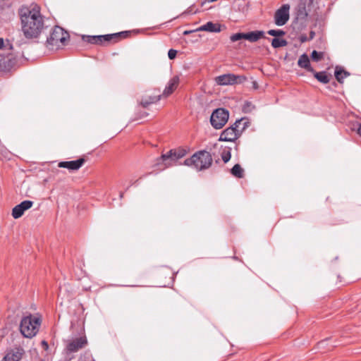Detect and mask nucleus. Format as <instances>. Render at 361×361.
<instances>
[{"label":"nucleus","instance_id":"1","mask_svg":"<svg viewBox=\"0 0 361 361\" xmlns=\"http://www.w3.org/2000/svg\"><path fill=\"white\" fill-rule=\"evenodd\" d=\"M22 30L27 39L36 38L44 27L42 16L37 5L23 8L20 11Z\"/></svg>","mask_w":361,"mask_h":361},{"label":"nucleus","instance_id":"2","mask_svg":"<svg viewBox=\"0 0 361 361\" xmlns=\"http://www.w3.org/2000/svg\"><path fill=\"white\" fill-rule=\"evenodd\" d=\"M212 163V157L207 151H200L195 153L191 157L184 161V164L192 166L197 171H202L209 168Z\"/></svg>","mask_w":361,"mask_h":361},{"label":"nucleus","instance_id":"3","mask_svg":"<svg viewBox=\"0 0 361 361\" xmlns=\"http://www.w3.org/2000/svg\"><path fill=\"white\" fill-rule=\"evenodd\" d=\"M245 118L237 120L233 125L225 129L221 134L219 140L234 142L240 135L241 133L247 127Z\"/></svg>","mask_w":361,"mask_h":361},{"label":"nucleus","instance_id":"4","mask_svg":"<svg viewBox=\"0 0 361 361\" xmlns=\"http://www.w3.org/2000/svg\"><path fill=\"white\" fill-rule=\"evenodd\" d=\"M40 324L41 321L39 317L32 315L24 317L20 324V333L24 337L31 338L37 334Z\"/></svg>","mask_w":361,"mask_h":361},{"label":"nucleus","instance_id":"5","mask_svg":"<svg viewBox=\"0 0 361 361\" xmlns=\"http://www.w3.org/2000/svg\"><path fill=\"white\" fill-rule=\"evenodd\" d=\"M69 37V35L62 27L55 26L47 39L48 46H51V49L54 47L59 48L64 45L65 41Z\"/></svg>","mask_w":361,"mask_h":361},{"label":"nucleus","instance_id":"6","mask_svg":"<svg viewBox=\"0 0 361 361\" xmlns=\"http://www.w3.org/2000/svg\"><path fill=\"white\" fill-rule=\"evenodd\" d=\"M228 117V111L224 108L216 109L212 112L211 115V125L215 129H220L227 123Z\"/></svg>","mask_w":361,"mask_h":361},{"label":"nucleus","instance_id":"7","mask_svg":"<svg viewBox=\"0 0 361 361\" xmlns=\"http://www.w3.org/2000/svg\"><path fill=\"white\" fill-rule=\"evenodd\" d=\"M185 150H170L167 153L162 154L160 160L163 162L164 167H170L176 164L178 159H181L185 155Z\"/></svg>","mask_w":361,"mask_h":361},{"label":"nucleus","instance_id":"8","mask_svg":"<svg viewBox=\"0 0 361 361\" xmlns=\"http://www.w3.org/2000/svg\"><path fill=\"white\" fill-rule=\"evenodd\" d=\"M246 80L243 75H236L234 74H224L215 78L216 82L219 85H231L238 83H242Z\"/></svg>","mask_w":361,"mask_h":361},{"label":"nucleus","instance_id":"9","mask_svg":"<svg viewBox=\"0 0 361 361\" xmlns=\"http://www.w3.org/2000/svg\"><path fill=\"white\" fill-rule=\"evenodd\" d=\"M87 344V340L85 336H81L71 341H68L66 345L65 350L66 353H76L80 349L85 348Z\"/></svg>","mask_w":361,"mask_h":361},{"label":"nucleus","instance_id":"10","mask_svg":"<svg viewBox=\"0 0 361 361\" xmlns=\"http://www.w3.org/2000/svg\"><path fill=\"white\" fill-rule=\"evenodd\" d=\"M123 32L111 34V35H95V36H90V35H83L82 39L85 42H87L90 44H102L104 42H109L114 38H117L118 36Z\"/></svg>","mask_w":361,"mask_h":361},{"label":"nucleus","instance_id":"11","mask_svg":"<svg viewBox=\"0 0 361 361\" xmlns=\"http://www.w3.org/2000/svg\"><path fill=\"white\" fill-rule=\"evenodd\" d=\"M290 6L283 4L274 14V23L278 26L284 25L289 20Z\"/></svg>","mask_w":361,"mask_h":361},{"label":"nucleus","instance_id":"12","mask_svg":"<svg viewBox=\"0 0 361 361\" xmlns=\"http://www.w3.org/2000/svg\"><path fill=\"white\" fill-rule=\"evenodd\" d=\"M16 63V59L12 55L0 54V73L5 74L11 71Z\"/></svg>","mask_w":361,"mask_h":361},{"label":"nucleus","instance_id":"13","mask_svg":"<svg viewBox=\"0 0 361 361\" xmlns=\"http://www.w3.org/2000/svg\"><path fill=\"white\" fill-rule=\"evenodd\" d=\"M34 202L31 200H24L19 204L14 207L12 209V216L14 219H18L21 217L24 212L31 208Z\"/></svg>","mask_w":361,"mask_h":361},{"label":"nucleus","instance_id":"14","mask_svg":"<svg viewBox=\"0 0 361 361\" xmlns=\"http://www.w3.org/2000/svg\"><path fill=\"white\" fill-rule=\"evenodd\" d=\"M85 161V159L80 158L74 161H61L59 163L58 166L60 168H66L71 171H76L83 165Z\"/></svg>","mask_w":361,"mask_h":361},{"label":"nucleus","instance_id":"15","mask_svg":"<svg viewBox=\"0 0 361 361\" xmlns=\"http://www.w3.org/2000/svg\"><path fill=\"white\" fill-rule=\"evenodd\" d=\"M25 351L22 348H16L8 351L2 361H20Z\"/></svg>","mask_w":361,"mask_h":361},{"label":"nucleus","instance_id":"16","mask_svg":"<svg viewBox=\"0 0 361 361\" xmlns=\"http://www.w3.org/2000/svg\"><path fill=\"white\" fill-rule=\"evenodd\" d=\"M179 83V78L176 75L173 77L169 82L168 85L166 86L165 89L163 92L164 97L169 96L178 87Z\"/></svg>","mask_w":361,"mask_h":361},{"label":"nucleus","instance_id":"17","mask_svg":"<svg viewBox=\"0 0 361 361\" xmlns=\"http://www.w3.org/2000/svg\"><path fill=\"white\" fill-rule=\"evenodd\" d=\"M221 30V25L212 22H207L206 24L200 26L196 30V31H207L210 32H219Z\"/></svg>","mask_w":361,"mask_h":361},{"label":"nucleus","instance_id":"18","mask_svg":"<svg viewBox=\"0 0 361 361\" xmlns=\"http://www.w3.org/2000/svg\"><path fill=\"white\" fill-rule=\"evenodd\" d=\"M298 65L309 72L314 73V70L310 65V59L306 54H303L299 57Z\"/></svg>","mask_w":361,"mask_h":361},{"label":"nucleus","instance_id":"19","mask_svg":"<svg viewBox=\"0 0 361 361\" xmlns=\"http://www.w3.org/2000/svg\"><path fill=\"white\" fill-rule=\"evenodd\" d=\"M262 37H264V32L262 30H255L245 33V39L250 42H255Z\"/></svg>","mask_w":361,"mask_h":361},{"label":"nucleus","instance_id":"20","mask_svg":"<svg viewBox=\"0 0 361 361\" xmlns=\"http://www.w3.org/2000/svg\"><path fill=\"white\" fill-rule=\"evenodd\" d=\"M161 99V95L150 96L149 97L142 98L140 104L144 107H147L149 104L158 102Z\"/></svg>","mask_w":361,"mask_h":361},{"label":"nucleus","instance_id":"21","mask_svg":"<svg viewBox=\"0 0 361 361\" xmlns=\"http://www.w3.org/2000/svg\"><path fill=\"white\" fill-rule=\"evenodd\" d=\"M314 73V76L320 82H322L323 84H327L330 80L329 75L324 71H321V72H315L314 71V73Z\"/></svg>","mask_w":361,"mask_h":361},{"label":"nucleus","instance_id":"22","mask_svg":"<svg viewBox=\"0 0 361 361\" xmlns=\"http://www.w3.org/2000/svg\"><path fill=\"white\" fill-rule=\"evenodd\" d=\"M348 75H349V73L343 70L341 68L338 66L336 68L335 77L339 82H343V79L346 78Z\"/></svg>","mask_w":361,"mask_h":361},{"label":"nucleus","instance_id":"23","mask_svg":"<svg viewBox=\"0 0 361 361\" xmlns=\"http://www.w3.org/2000/svg\"><path fill=\"white\" fill-rule=\"evenodd\" d=\"M243 169L240 164H236L231 170V174L237 178H242L243 176Z\"/></svg>","mask_w":361,"mask_h":361},{"label":"nucleus","instance_id":"24","mask_svg":"<svg viewBox=\"0 0 361 361\" xmlns=\"http://www.w3.org/2000/svg\"><path fill=\"white\" fill-rule=\"evenodd\" d=\"M288 44L287 41L284 39L274 38L271 40V46L274 48H279L286 46Z\"/></svg>","mask_w":361,"mask_h":361},{"label":"nucleus","instance_id":"25","mask_svg":"<svg viewBox=\"0 0 361 361\" xmlns=\"http://www.w3.org/2000/svg\"><path fill=\"white\" fill-rule=\"evenodd\" d=\"M221 159L224 161V163H227L231 157V149L230 148H225L223 149L221 154Z\"/></svg>","mask_w":361,"mask_h":361},{"label":"nucleus","instance_id":"26","mask_svg":"<svg viewBox=\"0 0 361 361\" xmlns=\"http://www.w3.org/2000/svg\"><path fill=\"white\" fill-rule=\"evenodd\" d=\"M243 39H245V33L238 32L233 34L230 37V39L233 42Z\"/></svg>","mask_w":361,"mask_h":361},{"label":"nucleus","instance_id":"27","mask_svg":"<svg viewBox=\"0 0 361 361\" xmlns=\"http://www.w3.org/2000/svg\"><path fill=\"white\" fill-rule=\"evenodd\" d=\"M324 54L314 50L311 54V58L313 61L318 62L323 58Z\"/></svg>","mask_w":361,"mask_h":361},{"label":"nucleus","instance_id":"28","mask_svg":"<svg viewBox=\"0 0 361 361\" xmlns=\"http://www.w3.org/2000/svg\"><path fill=\"white\" fill-rule=\"evenodd\" d=\"M267 33L274 37H281L285 35V32L281 30H269Z\"/></svg>","mask_w":361,"mask_h":361},{"label":"nucleus","instance_id":"29","mask_svg":"<svg viewBox=\"0 0 361 361\" xmlns=\"http://www.w3.org/2000/svg\"><path fill=\"white\" fill-rule=\"evenodd\" d=\"M254 108V106H252V104H251V102H245L243 107V109L245 112L247 113V112H250L251 111V110Z\"/></svg>","mask_w":361,"mask_h":361},{"label":"nucleus","instance_id":"30","mask_svg":"<svg viewBox=\"0 0 361 361\" xmlns=\"http://www.w3.org/2000/svg\"><path fill=\"white\" fill-rule=\"evenodd\" d=\"M177 54V51L173 49H169L168 52V56L170 59H173L176 58Z\"/></svg>","mask_w":361,"mask_h":361},{"label":"nucleus","instance_id":"31","mask_svg":"<svg viewBox=\"0 0 361 361\" xmlns=\"http://www.w3.org/2000/svg\"><path fill=\"white\" fill-rule=\"evenodd\" d=\"M301 18H305L307 16V13L305 11V6L302 7V11L300 10V13L298 14Z\"/></svg>","mask_w":361,"mask_h":361},{"label":"nucleus","instance_id":"32","mask_svg":"<svg viewBox=\"0 0 361 361\" xmlns=\"http://www.w3.org/2000/svg\"><path fill=\"white\" fill-rule=\"evenodd\" d=\"M41 345H42V348H43L45 350H48V348H49V345H48V343H47V341H42L41 342Z\"/></svg>","mask_w":361,"mask_h":361},{"label":"nucleus","instance_id":"33","mask_svg":"<svg viewBox=\"0 0 361 361\" xmlns=\"http://www.w3.org/2000/svg\"><path fill=\"white\" fill-rule=\"evenodd\" d=\"M4 44V39L2 38H0V49L3 48Z\"/></svg>","mask_w":361,"mask_h":361},{"label":"nucleus","instance_id":"34","mask_svg":"<svg viewBox=\"0 0 361 361\" xmlns=\"http://www.w3.org/2000/svg\"><path fill=\"white\" fill-rule=\"evenodd\" d=\"M193 31H192V30H185V31H184L183 35H188L190 34Z\"/></svg>","mask_w":361,"mask_h":361},{"label":"nucleus","instance_id":"35","mask_svg":"<svg viewBox=\"0 0 361 361\" xmlns=\"http://www.w3.org/2000/svg\"><path fill=\"white\" fill-rule=\"evenodd\" d=\"M357 131H358L359 135L361 136V125L360 126Z\"/></svg>","mask_w":361,"mask_h":361},{"label":"nucleus","instance_id":"36","mask_svg":"<svg viewBox=\"0 0 361 361\" xmlns=\"http://www.w3.org/2000/svg\"><path fill=\"white\" fill-rule=\"evenodd\" d=\"M313 35H314V33L312 32H311V37H313Z\"/></svg>","mask_w":361,"mask_h":361},{"label":"nucleus","instance_id":"37","mask_svg":"<svg viewBox=\"0 0 361 361\" xmlns=\"http://www.w3.org/2000/svg\"><path fill=\"white\" fill-rule=\"evenodd\" d=\"M123 192H121V193L120 194V197H123Z\"/></svg>","mask_w":361,"mask_h":361}]
</instances>
